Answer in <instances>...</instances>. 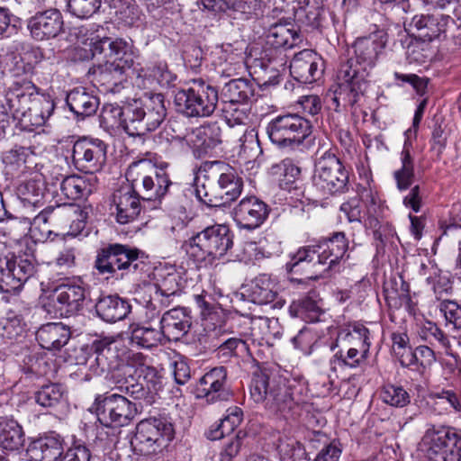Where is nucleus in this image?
Wrapping results in <instances>:
<instances>
[{
  "instance_id": "nucleus-1",
  "label": "nucleus",
  "mask_w": 461,
  "mask_h": 461,
  "mask_svg": "<svg viewBox=\"0 0 461 461\" xmlns=\"http://www.w3.org/2000/svg\"><path fill=\"white\" fill-rule=\"evenodd\" d=\"M386 43L387 33L384 31L354 42V57L341 62L337 71V86L331 97L336 112L340 107H354L366 95L369 86L368 70L375 67Z\"/></svg>"
},
{
  "instance_id": "nucleus-2",
  "label": "nucleus",
  "mask_w": 461,
  "mask_h": 461,
  "mask_svg": "<svg viewBox=\"0 0 461 461\" xmlns=\"http://www.w3.org/2000/svg\"><path fill=\"white\" fill-rule=\"evenodd\" d=\"M348 246V240L343 231L333 232L317 245L299 249L287 267L290 266L292 273L303 272L307 279H319L324 273L339 266L347 255Z\"/></svg>"
},
{
  "instance_id": "nucleus-3",
  "label": "nucleus",
  "mask_w": 461,
  "mask_h": 461,
  "mask_svg": "<svg viewBox=\"0 0 461 461\" xmlns=\"http://www.w3.org/2000/svg\"><path fill=\"white\" fill-rule=\"evenodd\" d=\"M119 126L131 137L144 136L160 126L167 116L164 95L146 93L122 106H110Z\"/></svg>"
},
{
  "instance_id": "nucleus-4",
  "label": "nucleus",
  "mask_w": 461,
  "mask_h": 461,
  "mask_svg": "<svg viewBox=\"0 0 461 461\" xmlns=\"http://www.w3.org/2000/svg\"><path fill=\"white\" fill-rule=\"evenodd\" d=\"M143 255L139 249L128 245L108 244L97 250L95 267L100 275H107V278L122 279L143 269L145 263L140 260Z\"/></svg>"
},
{
  "instance_id": "nucleus-5",
  "label": "nucleus",
  "mask_w": 461,
  "mask_h": 461,
  "mask_svg": "<svg viewBox=\"0 0 461 461\" xmlns=\"http://www.w3.org/2000/svg\"><path fill=\"white\" fill-rule=\"evenodd\" d=\"M174 435L171 418L160 415L140 421L130 444L134 454L148 456L166 447Z\"/></svg>"
},
{
  "instance_id": "nucleus-6",
  "label": "nucleus",
  "mask_w": 461,
  "mask_h": 461,
  "mask_svg": "<svg viewBox=\"0 0 461 461\" xmlns=\"http://www.w3.org/2000/svg\"><path fill=\"white\" fill-rule=\"evenodd\" d=\"M312 184L323 196L348 191V172L331 149H317Z\"/></svg>"
},
{
  "instance_id": "nucleus-7",
  "label": "nucleus",
  "mask_w": 461,
  "mask_h": 461,
  "mask_svg": "<svg viewBox=\"0 0 461 461\" xmlns=\"http://www.w3.org/2000/svg\"><path fill=\"white\" fill-rule=\"evenodd\" d=\"M233 235L224 224L209 226L194 236L186 244V253L196 262L212 263L233 246Z\"/></svg>"
},
{
  "instance_id": "nucleus-8",
  "label": "nucleus",
  "mask_w": 461,
  "mask_h": 461,
  "mask_svg": "<svg viewBox=\"0 0 461 461\" xmlns=\"http://www.w3.org/2000/svg\"><path fill=\"white\" fill-rule=\"evenodd\" d=\"M250 394L256 402H265L266 408L285 419L294 417L298 408L291 389L276 381H270L268 375L264 373H257L253 375Z\"/></svg>"
},
{
  "instance_id": "nucleus-9",
  "label": "nucleus",
  "mask_w": 461,
  "mask_h": 461,
  "mask_svg": "<svg viewBox=\"0 0 461 461\" xmlns=\"http://www.w3.org/2000/svg\"><path fill=\"white\" fill-rule=\"evenodd\" d=\"M219 102L217 89L205 82L194 81L187 88L176 92L174 104L176 111L189 118L208 117L213 113Z\"/></svg>"
},
{
  "instance_id": "nucleus-10",
  "label": "nucleus",
  "mask_w": 461,
  "mask_h": 461,
  "mask_svg": "<svg viewBox=\"0 0 461 461\" xmlns=\"http://www.w3.org/2000/svg\"><path fill=\"white\" fill-rule=\"evenodd\" d=\"M270 141L281 149H294L312 133V123L297 113H286L272 119L267 126Z\"/></svg>"
},
{
  "instance_id": "nucleus-11",
  "label": "nucleus",
  "mask_w": 461,
  "mask_h": 461,
  "mask_svg": "<svg viewBox=\"0 0 461 461\" xmlns=\"http://www.w3.org/2000/svg\"><path fill=\"white\" fill-rule=\"evenodd\" d=\"M203 177L212 180L215 196L213 202L218 206H224L235 201L243 189V180L237 174L236 170L222 161L205 162L203 170Z\"/></svg>"
},
{
  "instance_id": "nucleus-12",
  "label": "nucleus",
  "mask_w": 461,
  "mask_h": 461,
  "mask_svg": "<svg viewBox=\"0 0 461 461\" xmlns=\"http://www.w3.org/2000/svg\"><path fill=\"white\" fill-rule=\"evenodd\" d=\"M121 352L120 343L114 339L104 337L94 340L87 358L89 368L96 375L111 373L113 379L126 375L131 367L123 364Z\"/></svg>"
},
{
  "instance_id": "nucleus-13",
  "label": "nucleus",
  "mask_w": 461,
  "mask_h": 461,
  "mask_svg": "<svg viewBox=\"0 0 461 461\" xmlns=\"http://www.w3.org/2000/svg\"><path fill=\"white\" fill-rule=\"evenodd\" d=\"M37 91L39 88L31 80H14L5 91V104H0V121H5L9 114L14 119H27Z\"/></svg>"
},
{
  "instance_id": "nucleus-14",
  "label": "nucleus",
  "mask_w": 461,
  "mask_h": 461,
  "mask_svg": "<svg viewBox=\"0 0 461 461\" xmlns=\"http://www.w3.org/2000/svg\"><path fill=\"white\" fill-rule=\"evenodd\" d=\"M428 461H461V435L451 428L429 429L424 437Z\"/></svg>"
},
{
  "instance_id": "nucleus-15",
  "label": "nucleus",
  "mask_w": 461,
  "mask_h": 461,
  "mask_svg": "<svg viewBox=\"0 0 461 461\" xmlns=\"http://www.w3.org/2000/svg\"><path fill=\"white\" fill-rule=\"evenodd\" d=\"M247 104H220L222 116L230 127L240 126L243 134L240 138V154H243L246 158L257 157L261 153L258 135L254 130H249L247 126L249 122V109Z\"/></svg>"
},
{
  "instance_id": "nucleus-16",
  "label": "nucleus",
  "mask_w": 461,
  "mask_h": 461,
  "mask_svg": "<svg viewBox=\"0 0 461 461\" xmlns=\"http://www.w3.org/2000/svg\"><path fill=\"white\" fill-rule=\"evenodd\" d=\"M107 145L99 139L81 138L72 149L73 165L86 174L100 172L106 163Z\"/></svg>"
},
{
  "instance_id": "nucleus-17",
  "label": "nucleus",
  "mask_w": 461,
  "mask_h": 461,
  "mask_svg": "<svg viewBox=\"0 0 461 461\" xmlns=\"http://www.w3.org/2000/svg\"><path fill=\"white\" fill-rule=\"evenodd\" d=\"M91 50L94 56L99 54L104 58L113 59V62L106 65V69L120 74L133 68L137 59L132 46L122 39H98L92 43Z\"/></svg>"
},
{
  "instance_id": "nucleus-18",
  "label": "nucleus",
  "mask_w": 461,
  "mask_h": 461,
  "mask_svg": "<svg viewBox=\"0 0 461 461\" xmlns=\"http://www.w3.org/2000/svg\"><path fill=\"white\" fill-rule=\"evenodd\" d=\"M86 289L81 285L63 284L56 287L45 305L47 312L56 317H68L84 308Z\"/></svg>"
},
{
  "instance_id": "nucleus-19",
  "label": "nucleus",
  "mask_w": 461,
  "mask_h": 461,
  "mask_svg": "<svg viewBox=\"0 0 461 461\" xmlns=\"http://www.w3.org/2000/svg\"><path fill=\"white\" fill-rule=\"evenodd\" d=\"M135 167L140 171L142 200L160 203L172 185V181L167 171V164L164 163L158 167L146 162H139Z\"/></svg>"
},
{
  "instance_id": "nucleus-20",
  "label": "nucleus",
  "mask_w": 461,
  "mask_h": 461,
  "mask_svg": "<svg viewBox=\"0 0 461 461\" xmlns=\"http://www.w3.org/2000/svg\"><path fill=\"white\" fill-rule=\"evenodd\" d=\"M95 403L99 420L113 426L129 424L139 411L137 405H132L126 397L118 393L107 395L102 400L99 395Z\"/></svg>"
},
{
  "instance_id": "nucleus-21",
  "label": "nucleus",
  "mask_w": 461,
  "mask_h": 461,
  "mask_svg": "<svg viewBox=\"0 0 461 461\" xmlns=\"http://www.w3.org/2000/svg\"><path fill=\"white\" fill-rule=\"evenodd\" d=\"M196 395L204 398L208 402L228 401L230 389L228 385L227 369L224 366H216L206 372L196 385Z\"/></svg>"
},
{
  "instance_id": "nucleus-22",
  "label": "nucleus",
  "mask_w": 461,
  "mask_h": 461,
  "mask_svg": "<svg viewBox=\"0 0 461 461\" xmlns=\"http://www.w3.org/2000/svg\"><path fill=\"white\" fill-rule=\"evenodd\" d=\"M289 68L294 79L302 84L317 81L324 71L321 58L311 50H303L295 54Z\"/></svg>"
},
{
  "instance_id": "nucleus-23",
  "label": "nucleus",
  "mask_w": 461,
  "mask_h": 461,
  "mask_svg": "<svg viewBox=\"0 0 461 461\" xmlns=\"http://www.w3.org/2000/svg\"><path fill=\"white\" fill-rule=\"evenodd\" d=\"M27 28L36 41L53 39L63 31V16L56 8L37 12L28 19Z\"/></svg>"
},
{
  "instance_id": "nucleus-24",
  "label": "nucleus",
  "mask_w": 461,
  "mask_h": 461,
  "mask_svg": "<svg viewBox=\"0 0 461 461\" xmlns=\"http://www.w3.org/2000/svg\"><path fill=\"white\" fill-rule=\"evenodd\" d=\"M269 213L267 203L256 196H247L233 209V219L241 229L255 230L261 226Z\"/></svg>"
},
{
  "instance_id": "nucleus-25",
  "label": "nucleus",
  "mask_w": 461,
  "mask_h": 461,
  "mask_svg": "<svg viewBox=\"0 0 461 461\" xmlns=\"http://www.w3.org/2000/svg\"><path fill=\"white\" fill-rule=\"evenodd\" d=\"M63 453V438L50 432L30 443L26 450L28 461H56Z\"/></svg>"
},
{
  "instance_id": "nucleus-26",
  "label": "nucleus",
  "mask_w": 461,
  "mask_h": 461,
  "mask_svg": "<svg viewBox=\"0 0 461 461\" xmlns=\"http://www.w3.org/2000/svg\"><path fill=\"white\" fill-rule=\"evenodd\" d=\"M113 197L116 207V221L120 224L133 221L143 208L140 194L130 187L116 190Z\"/></svg>"
},
{
  "instance_id": "nucleus-27",
  "label": "nucleus",
  "mask_w": 461,
  "mask_h": 461,
  "mask_svg": "<svg viewBox=\"0 0 461 461\" xmlns=\"http://www.w3.org/2000/svg\"><path fill=\"white\" fill-rule=\"evenodd\" d=\"M191 325V316L186 309L180 307L166 312L160 320L161 331L168 340H179L188 333Z\"/></svg>"
},
{
  "instance_id": "nucleus-28",
  "label": "nucleus",
  "mask_w": 461,
  "mask_h": 461,
  "mask_svg": "<svg viewBox=\"0 0 461 461\" xmlns=\"http://www.w3.org/2000/svg\"><path fill=\"white\" fill-rule=\"evenodd\" d=\"M131 309L128 301L117 294L102 295L95 303L97 316L110 323L125 319L131 312Z\"/></svg>"
},
{
  "instance_id": "nucleus-29",
  "label": "nucleus",
  "mask_w": 461,
  "mask_h": 461,
  "mask_svg": "<svg viewBox=\"0 0 461 461\" xmlns=\"http://www.w3.org/2000/svg\"><path fill=\"white\" fill-rule=\"evenodd\" d=\"M71 337L70 328L61 322H49L36 332L40 346L47 350H59Z\"/></svg>"
},
{
  "instance_id": "nucleus-30",
  "label": "nucleus",
  "mask_w": 461,
  "mask_h": 461,
  "mask_svg": "<svg viewBox=\"0 0 461 461\" xmlns=\"http://www.w3.org/2000/svg\"><path fill=\"white\" fill-rule=\"evenodd\" d=\"M114 380L117 384L116 387L121 393L128 394L136 401V402H132V405H137L138 410L150 406L155 402L156 393L149 387L136 381L131 374V371H129L126 375H122Z\"/></svg>"
},
{
  "instance_id": "nucleus-31",
  "label": "nucleus",
  "mask_w": 461,
  "mask_h": 461,
  "mask_svg": "<svg viewBox=\"0 0 461 461\" xmlns=\"http://www.w3.org/2000/svg\"><path fill=\"white\" fill-rule=\"evenodd\" d=\"M254 83L246 78L231 79L222 86L220 104H248L255 95Z\"/></svg>"
},
{
  "instance_id": "nucleus-32",
  "label": "nucleus",
  "mask_w": 461,
  "mask_h": 461,
  "mask_svg": "<svg viewBox=\"0 0 461 461\" xmlns=\"http://www.w3.org/2000/svg\"><path fill=\"white\" fill-rule=\"evenodd\" d=\"M67 104L77 117L94 115L99 107V99L86 88L77 87L71 90L66 98Z\"/></svg>"
},
{
  "instance_id": "nucleus-33",
  "label": "nucleus",
  "mask_w": 461,
  "mask_h": 461,
  "mask_svg": "<svg viewBox=\"0 0 461 461\" xmlns=\"http://www.w3.org/2000/svg\"><path fill=\"white\" fill-rule=\"evenodd\" d=\"M449 20H453L449 14L416 15L412 23L421 37L432 41L446 31Z\"/></svg>"
},
{
  "instance_id": "nucleus-34",
  "label": "nucleus",
  "mask_w": 461,
  "mask_h": 461,
  "mask_svg": "<svg viewBox=\"0 0 461 461\" xmlns=\"http://www.w3.org/2000/svg\"><path fill=\"white\" fill-rule=\"evenodd\" d=\"M369 330L362 324H357L350 330H342L339 333L337 340L341 343L344 348H350L362 355V357H367L370 348Z\"/></svg>"
},
{
  "instance_id": "nucleus-35",
  "label": "nucleus",
  "mask_w": 461,
  "mask_h": 461,
  "mask_svg": "<svg viewBox=\"0 0 461 461\" xmlns=\"http://www.w3.org/2000/svg\"><path fill=\"white\" fill-rule=\"evenodd\" d=\"M265 37L267 44L275 49H291L301 41L297 30L282 23L271 25L266 32Z\"/></svg>"
},
{
  "instance_id": "nucleus-36",
  "label": "nucleus",
  "mask_w": 461,
  "mask_h": 461,
  "mask_svg": "<svg viewBox=\"0 0 461 461\" xmlns=\"http://www.w3.org/2000/svg\"><path fill=\"white\" fill-rule=\"evenodd\" d=\"M289 312L293 317L300 318L306 322L318 321L321 309L315 293H309L307 295L293 301L289 307Z\"/></svg>"
},
{
  "instance_id": "nucleus-37",
  "label": "nucleus",
  "mask_w": 461,
  "mask_h": 461,
  "mask_svg": "<svg viewBox=\"0 0 461 461\" xmlns=\"http://www.w3.org/2000/svg\"><path fill=\"white\" fill-rule=\"evenodd\" d=\"M64 210V206L58 204L57 206H47L38 215H36L32 223V237L35 241L45 242L50 239L52 231L45 225L49 221H55Z\"/></svg>"
},
{
  "instance_id": "nucleus-38",
  "label": "nucleus",
  "mask_w": 461,
  "mask_h": 461,
  "mask_svg": "<svg viewBox=\"0 0 461 461\" xmlns=\"http://www.w3.org/2000/svg\"><path fill=\"white\" fill-rule=\"evenodd\" d=\"M130 340L131 345L142 348H152L160 344L164 336L161 329H154L150 326L131 324L130 326Z\"/></svg>"
},
{
  "instance_id": "nucleus-39",
  "label": "nucleus",
  "mask_w": 461,
  "mask_h": 461,
  "mask_svg": "<svg viewBox=\"0 0 461 461\" xmlns=\"http://www.w3.org/2000/svg\"><path fill=\"white\" fill-rule=\"evenodd\" d=\"M411 149V143L406 140L400 154L402 167L393 173L397 188L401 191L407 190L412 185L414 179V163Z\"/></svg>"
},
{
  "instance_id": "nucleus-40",
  "label": "nucleus",
  "mask_w": 461,
  "mask_h": 461,
  "mask_svg": "<svg viewBox=\"0 0 461 461\" xmlns=\"http://www.w3.org/2000/svg\"><path fill=\"white\" fill-rule=\"evenodd\" d=\"M249 299L257 304L272 303L276 296L273 291V285L267 275H261L254 278L246 289Z\"/></svg>"
},
{
  "instance_id": "nucleus-41",
  "label": "nucleus",
  "mask_w": 461,
  "mask_h": 461,
  "mask_svg": "<svg viewBox=\"0 0 461 461\" xmlns=\"http://www.w3.org/2000/svg\"><path fill=\"white\" fill-rule=\"evenodd\" d=\"M25 441L22 426L14 420L0 422V446L10 451L18 450Z\"/></svg>"
},
{
  "instance_id": "nucleus-42",
  "label": "nucleus",
  "mask_w": 461,
  "mask_h": 461,
  "mask_svg": "<svg viewBox=\"0 0 461 461\" xmlns=\"http://www.w3.org/2000/svg\"><path fill=\"white\" fill-rule=\"evenodd\" d=\"M419 336L431 346L444 349L447 355L457 360L458 356L452 351L447 335L436 323L432 321L423 323L419 330Z\"/></svg>"
},
{
  "instance_id": "nucleus-43",
  "label": "nucleus",
  "mask_w": 461,
  "mask_h": 461,
  "mask_svg": "<svg viewBox=\"0 0 461 461\" xmlns=\"http://www.w3.org/2000/svg\"><path fill=\"white\" fill-rule=\"evenodd\" d=\"M322 12L319 0H301L294 15L303 26L317 29L321 26Z\"/></svg>"
},
{
  "instance_id": "nucleus-44",
  "label": "nucleus",
  "mask_w": 461,
  "mask_h": 461,
  "mask_svg": "<svg viewBox=\"0 0 461 461\" xmlns=\"http://www.w3.org/2000/svg\"><path fill=\"white\" fill-rule=\"evenodd\" d=\"M331 351L334 352L332 358L330 361L331 368L336 370L337 367H350L356 368L367 357H362V355L357 353V350L350 348H344L341 343L335 340L330 346Z\"/></svg>"
},
{
  "instance_id": "nucleus-45",
  "label": "nucleus",
  "mask_w": 461,
  "mask_h": 461,
  "mask_svg": "<svg viewBox=\"0 0 461 461\" xmlns=\"http://www.w3.org/2000/svg\"><path fill=\"white\" fill-rule=\"evenodd\" d=\"M55 108L54 101L50 95L39 94L37 91L27 120L35 126L43 125L51 116Z\"/></svg>"
},
{
  "instance_id": "nucleus-46",
  "label": "nucleus",
  "mask_w": 461,
  "mask_h": 461,
  "mask_svg": "<svg viewBox=\"0 0 461 461\" xmlns=\"http://www.w3.org/2000/svg\"><path fill=\"white\" fill-rule=\"evenodd\" d=\"M59 190L60 196L72 201L86 197L91 193L89 183L76 175L64 177L59 184Z\"/></svg>"
},
{
  "instance_id": "nucleus-47",
  "label": "nucleus",
  "mask_w": 461,
  "mask_h": 461,
  "mask_svg": "<svg viewBox=\"0 0 461 461\" xmlns=\"http://www.w3.org/2000/svg\"><path fill=\"white\" fill-rule=\"evenodd\" d=\"M276 449L281 461H308L304 447L293 438L279 437Z\"/></svg>"
},
{
  "instance_id": "nucleus-48",
  "label": "nucleus",
  "mask_w": 461,
  "mask_h": 461,
  "mask_svg": "<svg viewBox=\"0 0 461 461\" xmlns=\"http://www.w3.org/2000/svg\"><path fill=\"white\" fill-rule=\"evenodd\" d=\"M182 277L180 274L172 270L166 272L163 270L158 271L157 274V282L154 285L147 286V292L160 291L167 294H180L182 291Z\"/></svg>"
},
{
  "instance_id": "nucleus-49",
  "label": "nucleus",
  "mask_w": 461,
  "mask_h": 461,
  "mask_svg": "<svg viewBox=\"0 0 461 461\" xmlns=\"http://www.w3.org/2000/svg\"><path fill=\"white\" fill-rule=\"evenodd\" d=\"M66 394L64 386L57 383H50L41 385L35 393V402L45 408L57 406Z\"/></svg>"
},
{
  "instance_id": "nucleus-50",
  "label": "nucleus",
  "mask_w": 461,
  "mask_h": 461,
  "mask_svg": "<svg viewBox=\"0 0 461 461\" xmlns=\"http://www.w3.org/2000/svg\"><path fill=\"white\" fill-rule=\"evenodd\" d=\"M24 325L22 318L14 312H9L0 319V338L6 341L18 340L23 337Z\"/></svg>"
},
{
  "instance_id": "nucleus-51",
  "label": "nucleus",
  "mask_w": 461,
  "mask_h": 461,
  "mask_svg": "<svg viewBox=\"0 0 461 461\" xmlns=\"http://www.w3.org/2000/svg\"><path fill=\"white\" fill-rule=\"evenodd\" d=\"M114 15L126 26L133 25L140 20V12L135 0H112Z\"/></svg>"
},
{
  "instance_id": "nucleus-52",
  "label": "nucleus",
  "mask_w": 461,
  "mask_h": 461,
  "mask_svg": "<svg viewBox=\"0 0 461 461\" xmlns=\"http://www.w3.org/2000/svg\"><path fill=\"white\" fill-rule=\"evenodd\" d=\"M44 194L45 186L41 178L28 180L18 186L20 198L33 206L40 205Z\"/></svg>"
},
{
  "instance_id": "nucleus-53",
  "label": "nucleus",
  "mask_w": 461,
  "mask_h": 461,
  "mask_svg": "<svg viewBox=\"0 0 461 461\" xmlns=\"http://www.w3.org/2000/svg\"><path fill=\"white\" fill-rule=\"evenodd\" d=\"M16 276L13 271L10 258L6 257L0 258V292L10 294L19 289Z\"/></svg>"
},
{
  "instance_id": "nucleus-54",
  "label": "nucleus",
  "mask_w": 461,
  "mask_h": 461,
  "mask_svg": "<svg viewBox=\"0 0 461 461\" xmlns=\"http://www.w3.org/2000/svg\"><path fill=\"white\" fill-rule=\"evenodd\" d=\"M322 439H324V446L313 461H338L342 452L339 443L336 440L328 442L326 435L320 431L314 433V438L312 440L321 442Z\"/></svg>"
},
{
  "instance_id": "nucleus-55",
  "label": "nucleus",
  "mask_w": 461,
  "mask_h": 461,
  "mask_svg": "<svg viewBox=\"0 0 461 461\" xmlns=\"http://www.w3.org/2000/svg\"><path fill=\"white\" fill-rule=\"evenodd\" d=\"M197 136L201 138V147L206 152L221 143V129L216 122L202 126L198 130Z\"/></svg>"
},
{
  "instance_id": "nucleus-56",
  "label": "nucleus",
  "mask_w": 461,
  "mask_h": 461,
  "mask_svg": "<svg viewBox=\"0 0 461 461\" xmlns=\"http://www.w3.org/2000/svg\"><path fill=\"white\" fill-rule=\"evenodd\" d=\"M381 397L383 401L394 407H404L410 402V395L402 386L386 384L384 386Z\"/></svg>"
},
{
  "instance_id": "nucleus-57",
  "label": "nucleus",
  "mask_w": 461,
  "mask_h": 461,
  "mask_svg": "<svg viewBox=\"0 0 461 461\" xmlns=\"http://www.w3.org/2000/svg\"><path fill=\"white\" fill-rule=\"evenodd\" d=\"M101 6V0H68V9L74 16L86 19L95 14Z\"/></svg>"
},
{
  "instance_id": "nucleus-58",
  "label": "nucleus",
  "mask_w": 461,
  "mask_h": 461,
  "mask_svg": "<svg viewBox=\"0 0 461 461\" xmlns=\"http://www.w3.org/2000/svg\"><path fill=\"white\" fill-rule=\"evenodd\" d=\"M177 294H167L160 291L149 293V299L143 298V305L152 312V317L160 313L165 308L169 307Z\"/></svg>"
},
{
  "instance_id": "nucleus-59",
  "label": "nucleus",
  "mask_w": 461,
  "mask_h": 461,
  "mask_svg": "<svg viewBox=\"0 0 461 461\" xmlns=\"http://www.w3.org/2000/svg\"><path fill=\"white\" fill-rule=\"evenodd\" d=\"M10 260L20 289L35 274L36 265L32 259L28 258H10Z\"/></svg>"
},
{
  "instance_id": "nucleus-60",
  "label": "nucleus",
  "mask_w": 461,
  "mask_h": 461,
  "mask_svg": "<svg viewBox=\"0 0 461 461\" xmlns=\"http://www.w3.org/2000/svg\"><path fill=\"white\" fill-rule=\"evenodd\" d=\"M440 312L444 315L447 323L452 324L456 329H461V306L451 300H443L438 305Z\"/></svg>"
},
{
  "instance_id": "nucleus-61",
  "label": "nucleus",
  "mask_w": 461,
  "mask_h": 461,
  "mask_svg": "<svg viewBox=\"0 0 461 461\" xmlns=\"http://www.w3.org/2000/svg\"><path fill=\"white\" fill-rule=\"evenodd\" d=\"M221 11H233L240 14H251L257 6L256 0H219Z\"/></svg>"
},
{
  "instance_id": "nucleus-62",
  "label": "nucleus",
  "mask_w": 461,
  "mask_h": 461,
  "mask_svg": "<svg viewBox=\"0 0 461 461\" xmlns=\"http://www.w3.org/2000/svg\"><path fill=\"white\" fill-rule=\"evenodd\" d=\"M228 414L220 420L221 429L225 436L231 434L242 421V411L238 407L228 409Z\"/></svg>"
},
{
  "instance_id": "nucleus-63",
  "label": "nucleus",
  "mask_w": 461,
  "mask_h": 461,
  "mask_svg": "<svg viewBox=\"0 0 461 461\" xmlns=\"http://www.w3.org/2000/svg\"><path fill=\"white\" fill-rule=\"evenodd\" d=\"M248 349L247 344L244 340L236 338H230L219 346L217 351L218 356L221 357H229L236 356L240 352H244Z\"/></svg>"
},
{
  "instance_id": "nucleus-64",
  "label": "nucleus",
  "mask_w": 461,
  "mask_h": 461,
  "mask_svg": "<svg viewBox=\"0 0 461 461\" xmlns=\"http://www.w3.org/2000/svg\"><path fill=\"white\" fill-rule=\"evenodd\" d=\"M90 450L85 445H74L69 447L64 455H61L60 461H89Z\"/></svg>"
}]
</instances>
